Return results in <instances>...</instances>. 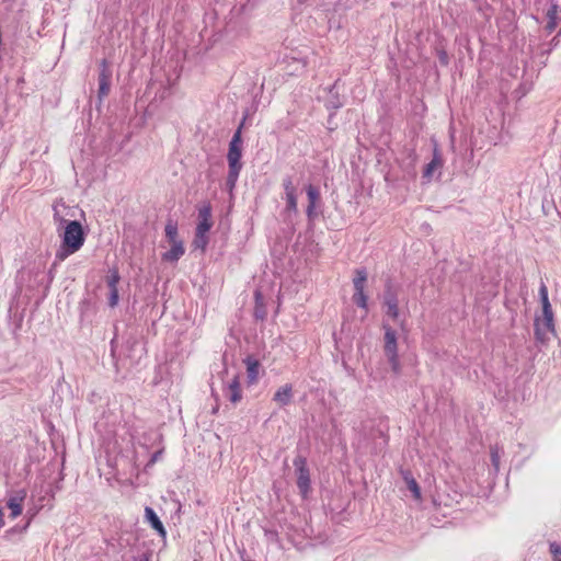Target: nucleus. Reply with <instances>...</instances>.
<instances>
[{
	"label": "nucleus",
	"instance_id": "8",
	"mask_svg": "<svg viewBox=\"0 0 561 561\" xmlns=\"http://www.w3.org/2000/svg\"><path fill=\"white\" fill-rule=\"evenodd\" d=\"M27 496L25 489L12 491L8 495L7 506L10 510V518L15 519L23 512V503Z\"/></svg>",
	"mask_w": 561,
	"mask_h": 561
},
{
	"label": "nucleus",
	"instance_id": "9",
	"mask_svg": "<svg viewBox=\"0 0 561 561\" xmlns=\"http://www.w3.org/2000/svg\"><path fill=\"white\" fill-rule=\"evenodd\" d=\"M101 70L99 73V98L107 96L111 89L112 70L105 59L101 61Z\"/></svg>",
	"mask_w": 561,
	"mask_h": 561
},
{
	"label": "nucleus",
	"instance_id": "22",
	"mask_svg": "<svg viewBox=\"0 0 561 561\" xmlns=\"http://www.w3.org/2000/svg\"><path fill=\"white\" fill-rule=\"evenodd\" d=\"M286 199V211L296 214L298 211L297 206V194L285 196Z\"/></svg>",
	"mask_w": 561,
	"mask_h": 561
},
{
	"label": "nucleus",
	"instance_id": "27",
	"mask_svg": "<svg viewBox=\"0 0 561 561\" xmlns=\"http://www.w3.org/2000/svg\"><path fill=\"white\" fill-rule=\"evenodd\" d=\"M343 106V102L337 94H332L331 99L327 102V107L331 110H339Z\"/></svg>",
	"mask_w": 561,
	"mask_h": 561
},
{
	"label": "nucleus",
	"instance_id": "12",
	"mask_svg": "<svg viewBox=\"0 0 561 561\" xmlns=\"http://www.w3.org/2000/svg\"><path fill=\"white\" fill-rule=\"evenodd\" d=\"M213 226L211 220V208L209 205H205L198 210V224L196 231L208 233Z\"/></svg>",
	"mask_w": 561,
	"mask_h": 561
},
{
	"label": "nucleus",
	"instance_id": "19",
	"mask_svg": "<svg viewBox=\"0 0 561 561\" xmlns=\"http://www.w3.org/2000/svg\"><path fill=\"white\" fill-rule=\"evenodd\" d=\"M208 241H209L208 233L195 231V237L192 242V245L195 249H199L202 252H204L208 244Z\"/></svg>",
	"mask_w": 561,
	"mask_h": 561
},
{
	"label": "nucleus",
	"instance_id": "7",
	"mask_svg": "<svg viewBox=\"0 0 561 561\" xmlns=\"http://www.w3.org/2000/svg\"><path fill=\"white\" fill-rule=\"evenodd\" d=\"M294 466L297 472V486L302 495H306L310 489V474L307 461L304 457H296Z\"/></svg>",
	"mask_w": 561,
	"mask_h": 561
},
{
	"label": "nucleus",
	"instance_id": "34",
	"mask_svg": "<svg viewBox=\"0 0 561 561\" xmlns=\"http://www.w3.org/2000/svg\"><path fill=\"white\" fill-rule=\"evenodd\" d=\"M440 60H442V62L447 64V56H446V54H443L440 56Z\"/></svg>",
	"mask_w": 561,
	"mask_h": 561
},
{
	"label": "nucleus",
	"instance_id": "17",
	"mask_svg": "<svg viewBox=\"0 0 561 561\" xmlns=\"http://www.w3.org/2000/svg\"><path fill=\"white\" fill-rule=\"evenodd\" d=\"M244 363L247 365V377H248V382L250 385H253L259 379V374H260V363L259 360L254 359L253 357L249 356L244 359Z\"/></svg>",
	"mask_w": 561,
	"mask_h": 561
},
{
	"label": "nucleus",
	"instance_id": "26",
	"mask_svg": "<svg viewBox=\"0 0 561 561\" xmlns=\"http://www.w3.org/2000/svg\"><path fill=\"white\" fill-rule=\"evenodd\" d=\"M547 18L548 20H557L559 21L561 19V10L559 9V7L557 4H551V7L549 8L548 12H547Z\"/></svg>",
	"mask_w": 561,
	"mask_h": 561
},
{
	"label": "nucleus",
	"instance_id": "6",
	"mask_svg": "<svg viewBox=\"0 0 561 561\" xmlns=\"http://www.w3.org/2000/svg\"><path fill=\"white\" fill-rule=\"evenodd\" d=\"M242 124L233 134L227 154L229 169H242L241 157H242V138H241Z\"/></svg>",
	"mask_w": 561,
	"mask_h": 561
},
{
	"label": "nucleus",
	"instance_id": "32",
	"mask_svg": "<svg viewBox=\"0 0 561 561\" xmlns=\"http://www.w3.org/2000/svg\"><path fill=\"white\" fill-rule=\"evenodd\" d=\"M160 456H161V451H157V453H154V454L152 455V457H151V459H150L149 463H154V462L159 459V457H160Z\"/></svg>",
	"mask_w": 561,
	"mask_h": 561
},
{
	"label": "nucleus",
	"instance_id": "21",
	"mask_svg": "<svg viewBox=\"0 0 561 561\" xmlns=\"http://www.w3.org/2000/svg\"><path fill=\"white\" fill-rule=\"evenodd\" d=\"M121 276L117 268L110 270V275L106 278V283L108 288H117V284L119 283Z\"/></svg>",
	"mask_w": 561,
	"mask_h": 561
},
{
	"label": "nucleus",
	"instance_id": "10",
	"mask_svg": "<svg viewBox=\"0 0 561 561\" xmlns=\"http://www.w3.org/2000/svg\"><path fill=\"white\" fill-rule=\"evenodd\" d=\"M226 398L233 404H237L242 399V391L240 387L239 376H234L224 389Z\"/></svg>",
	"mask_w": 561,
	"mask_h": 561
},
{
	"label": "nucleus",
	"instance_id": "16",
	"mask_svg": "<svg viewBox=\"0 0 561 561\" xmlns=\"http://www.w3.org/2000/svg\"><path fill=\"white\" fill-rule=\"evenodd\" d=\"M293 399V386L286 383L282 386L273 397V401L279 407H286L291 402Z\"/></svg>",
	"mask_w": 561,
	"mask_h": 561
},
{
	"label": "nucleus",
	"instance_id": "4",
	"mask_svg": "<svg viewBox=\"0 0 561 561\" xmlns=\"http://www.w3.org/2000/svg\"><path fill=\"white\" fill-rule=\"evenodd\" d=\"M382 309L385 314L393 322L404 329V320L400 319L399 299L396 291L391 287H387L382 299Z\"/></svg>",
	"mask_w": 561,
	"mask_h": 561
},
{
	"label": "nucleus",
	"instance_id": "5",
	"mask_svg": "<svg viewBox=\"0 0 561 561\" xmlns=\"http://www.w3.org/2000/svg\"><path fill=\"white\" fill-rule=\"evenodd\" d=\"M367 280V273L365 270H356L355 277L353 279L354 294L352 297L353 302L359 308L367 311V296L365 294V283Z\"/></svg>",
	"mask_w": 561,
	"mask_h": 561
},
{
	"label": "nucleus",
	"instance_id": "3",
	"mask_svg": "<svg viewBox=\"0 0 561 561\" xmlns=\"http://www.w3.org/2000/svg\"><path fill=\"white\" fill-rule=\"evenodd\" d=\"M535 337L538 342L545 343L549 335L554 332V318L551 305L541 306V313L535 318Z\"/></svg>",
	"mask_w": 561,
	"mask_h": 561
},
{
	"label": "nucleus",
	"instance_id": "11",
	"mask_svg": "<svg viewBox=\"0 0 561 561\" xmlns=\"http://www.w3.org/2000/svg\"><path fill=\"white\" fill-rule=\"evenodd\" d=\"M145 520L150 524L162 539H165L167 530L153 508L150 506L145 507Z\"/></svg>",
	"mask_w": 561,
	"mask_h": 561
},
{
	"label": "nucleus",
	"instance_id": "15",
	"mask_svg": "<svg viewBox=\"0 0 561 561\" xmlns=\"http://www.w3.org/2000/svg\"><path fill=\"white\" fill-rule=\"evenodd\" d=\"M170 250L162 254V260L165 262H178L180 257L185 253L183 241L169 242Z\"/></svg>",
	"mask_w": 561,
	"mask_h": 561
},
{
	"label": "nucleus",
	"instance_id": "29",
	"mask_svg": "<svg viewBox=\"0 0 561 561\" xmlns=\"http://www.w3.org/2000/svg\"><path fill=\"white\" fill-rule=\"evenodd\" d=\"M550 552L553 556V561H561V547L557 542L550 543Z\"/></svg>",
	"mask_w": 561,
	"mask_h": 561
},
{
	"label": "nucleus",
	"instance_id": "30",
	"mask_svg": "<svg viewBox=\"0 0 561 561\" xmlns=\"http://www.w3.org/2000/svg\"><path fill=\"white\" fill-rule=\"evenodd\" d=\"M118 289L117 288H110V296H108V305L110 307H115L118 304Z\"/></svg>",
	"mask_w": 561,
	"mask_h": 561
},
{
	"label": "nucleus",
	"instance_id": "35",
	"mask_svg": "<svg viewBox=\"0 0 561 561\" xmlns=\"http://www.w3.org/2000/svg\"><path fill=\"white\" fill-rule=\"evenodd\" d=\"M335 87H336V83H334V84L331 87V89H330V93H332V92H333V90L335 89Z\"/></svg>",
	"mask_w": 561,
	"mask_h": 561
},
{
	"label": "nucleus",
	"instance_id": "13",
	"mask_svg": "<svg viewBox=\"0 0 561 561\" xmlns=\"http://www.w3.org/2000/svg\"><path fill=\"white\" fill-rule=\"evenodd\" d=\"M443 167V159L437 148L434 149L433 159L428 162L423 171V179L430 182L434 173Z\"/></svg>",
	"mask_w": 561,
	"mask_h": 561
},
{
	"label": "nucleus",
	"instance_id": "33",
	"mask_svg": "<svg viewBox=\"0 0 561 561\" xmlns=\"http://www.w3.org/2000/svg\"><path fill=\"white\" fill-rule=\"evenodd\" d=\"M141 561H150V556H149L148 553H145V554L142 556Z\"/></svg>",
	"mask_w": 561,
	"mask_h": 561
},
{
	"label": "nucleus",
	"instance_id": "36",
	"mask_svg": "<svg viewBox=\"0 0 561 561\" xmlns=\"http://www.w3.org/2000/svg\"><path fill=\"white\" fill-rule=\"evenodd\" d=\"M299 62L301 64L302 68L306 66V62L304 60H299Z\"/></svg>",
	"mask_w": 561,
	"mask_h": 561
},
{
	"label": "nucleus",
	"instance_id": "18",
	"mask_svg": "<svg viewBox=\"0 0 561 561\" xmlns=\"http://www.w3.org/2000/svg\"><path fill=\"white\" fill-rule=\"evenodd\" d=\"M403 480L416 501L422 499L421 489L410 471H402Z\"/></svg>",
	"mask_w": 561,
	"mask_h": 561
},
{
	"label": "nucleus",
	"instance_id": "25",
	"mask_svg": "<svg viewBox=\"0 0 561 561\" xmlns=\"http://www.w3.org/2000/svg\"><path fill=\"white\" fill-rule=\"evenodd\" d=\"M240 171L241 169H229L227 185H229L231 188L236 185Z\"/></svg>",
	"mask_w": 561,
	"mask_h": 561
},
{
	"label": "nucleus",
	"instance_id": "20",
	"mask_svg": "<svg viewBox=\"0 0 561 561\" xmlns=\"http://www.w3.org/2000/svg\"><path fill=\"white\" fill-rule=\"evenodd\" d=\"M164 231H165V238H167L168 242L180 241L179 236H178L176 224L169 221L165 226Z\"/></svg>",
	"mask_w": 561,
	"mask_h": 561
},
{
	"label": "nucleus",
	"instance_id": "23",
	"mask_svg": "<svg viewBox=\"0 0 561 561\" xmlns=\"http://www.w3.org/2000/svg\"><path fill=\"white\" fill-rule=\"evenodd\" d=\"M490 454H491L492 466L494 467L495 471H499L500 470V458H501V453H500L499 447L492 446Z\"/></svg>",
	"mask_w": 561,
	"mask_h": 561
},
{
	"label": "nucleus",
	"instance_id": "24",
	"mask_svg": "<svg viewBox=\"0 0 561 561\" xmlns=\"http://www.w3.org/2000/svg\"><path fill=\"white\" fill-rule=\"evenodd\" d=\"M283 187L285 196L296 194V186L294 185L293 179L290 176H286L283 179Z\"/></svg>",
	"mask_w": 561,
	"mask_h": 561
},
{
	"label": "nucleus",
	"instance_id": "28",
	"mask_svg": "<svg viewBox=\"0 0 561 561\" xmlns=\"http://www.w3.org/2000/svg\"><path fill=\"white\" fill-rule=\"evenodd\" d=\"M539 297H540L541 306L550 305L549 297H548V288L543 283H541V286L539 288Z\"/></svg>",
	"mask_w": 561,
	"mask_h": 561
},
{
	"label": "nucleus",
	"instance_id": "14",
	"mask_svg": "<svg viewBox=\"0 0 561 561\" xmlns=\"http://www.w3.org/2000/svg\"><path fill=\"white\" fill-rule=\"evenodd\" d=\"M307 196H308V206H307V216L310 220H312L317 214H316V207L318 205V202L320 201V193L317 187L313 185H308L307 188Z\"/></svg>",
	"mask_w": 561,
	"mask_h": 561
},
{
	"label": "nucleus",
	"instance_id": "1",
	"mask_svg": "<svg viewBox=\"0 0 561 561\" xmlns=\"http://www.w3.org/2000/svg\"><path fill=\"white\" fill-rule=\"evenodd\" d=\"M54 222L57 226V231L60 233L61 245L55 254V262L51 268L56 267L57 263L65 261L69 255L78 252L85 241V233L82 225L77 220H66L59 215L57 206H54ZM53 270L49 271L51 274Z\"/></svg>",
	"mask_w": 561,
	"mask_h": 561
},
{
	"label": "nucleus",
	"instance_id": "2",
	"mask_svg": "<svg viewBox=\"0 0 561 561\" xmlns=\"http://www.w3.org/2000/svg\"><path fill=\"white\" fill-rule=\"evenodd\" d=\"M383 330V353L387 357L392 371L396 375L401 373V364L398 355V336L397 332L387 323L382 322Z\"/></svg>",
	"mask_w": 561,
	"mask_h": 561
},
{
	"label": "nucleus",
	"instance_id": "31",
	"mask_svg": "<svg viewBox=\"0 0 561 561\" xmlns=\"http://www.w3.org/2000/svg\"><path fill=\"white\" fill-rule=\"evenodd\" d=\"M557 24H558V21L557 20H548L547 22V25H546V30L551 33L554 31V28L557 27Z\"/></svg>",
	"mask_w": 561,
	"mask_h": 561
}]
</instances>
